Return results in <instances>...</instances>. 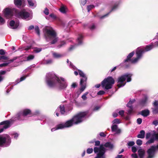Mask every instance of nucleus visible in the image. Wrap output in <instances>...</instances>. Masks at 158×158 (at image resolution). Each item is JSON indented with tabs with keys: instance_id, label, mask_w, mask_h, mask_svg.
I'll return each instance as SVG.
<instances>
[{
	"instance_id": "nucleus-38",
	"label": "nucleus",
	"mask_w": 158,
	"mask_h": 158,
	"mask_svg": "<svg viewBox=\"0 0 158 158\" xmlns=\"http://www.w3.org/2000/svg\"><path fill=\"white\" fill-rule=\"evenodd\" d=\"M69 67L70 68L74 70H75L76 69V67L73 65V64L70 62L69 63Z\"/></svg>"
},
{
	"instance_id": "nucleus-55",
	"label": "nucleus",
	"mask_w": 158,
	"mask_h": 158,
	"mask_svg": "<svg viewBox=\"0 0 158 158\" xmlns=\"http://www.w3.org/2000/svg\"><path fill=\"white\" fill-rule=\"evenodd\" d=\"M153 105L155 106V108H156L158 106V102L156 101L153 103Z\"/></svg>"
},
{
	"instance_id": "nucleus-26",
	"label": "nucleus",
	"mask_w": 158,
	"mask_h": 158,
	"mask_svg": "<svg viewBox=\"0 0 158 158\" xmlns=\"http://www.w3.org/2000/svg\"><path fill=\"white\" fill-rule=\"evenodd\" d=\"M149 114V111L147 110H143L141 112V114L144 117H146Z\"/></svg>"
},
{
	"instance_id": "nucleus-63",
	"label": "nucleus",
	"mask_w": 158,
	"mask_h": 158,
	"mask_svg": "<svg viewBox=\"0 0 158 158\" xmlns=\"http://www.w3.org/2000/svg\"><path fill=\"white\" fill-rule=\"evenodd\" d=\"M81 98H82L83 100H85L87 98L86 96L84 95V94H83L82 95Z\"/></svg>"
},
{
	"instance_id": "nucleus-27",
	"label": "nucleus",
	"mask_w": 158,
	"mask_h": 158,
	"mask_svg": "<svg viewBox=\"0 0 158 158\" xmlns=\"http://www.w3.org/2000/svg\"><path fill=\"white\" fill-rule=\"evenodd\" d=\"M59 109H60V112L61 114H65V108L64 105H61L59 106Z\"/></svg>"
},
{
	"instance_id": "nucleus-48",
	"label": "nucleus",
	"mask_w": 158,
	"mask_h": 158,
	"mask_svg": "<svg viewBox=\"0 0 158 158\" xmlns=\"http://www.w3.org/2000/svg\"><path fill=\"white\" fill-rule=\"evenodd\" d=\"M153 112L154 114L158 113V106L154 109L153 110Z\"/></svg>"
},
{
	"instance_id": "nucleus-41",
	"label": "nucleus",
	"mask_w": 158,
	"mask_h": 158,
	"mask_svg": "<svg viewBox=\"0 0 158 158\" xmlns=\"http://www.w3.org/2000/svg\"><path fill=\"white\" fill-rule=\"evenodd\" d=\"M142 140L139 139H137L136 142L137 144L139 146L141 145L142 144Z\"/></svg>"
},
{
	"instance_id": "nucleus-50",
	"label": "nucleus",
	"mask_w": 158,
	"mask_h": 158,
	"mask_svg": "<svg viewBox=\"0 0 158 158\" xmlns=\"http://www.w3.org/2000/svg\"><path fill=\"white\" fill-rule=\"evenodd\" d=\"M44 13L46 15H48L49 13V10L47 8H46L44 11Z\"/></svg>"
},
{
	"instance_id": "nucleus-51",
	"label": "nucleus",
	"mask_w": 158,
	"mask_h": 158,
	"mask_svg": "<svg viewBox=\"0 0 158 158\" xmlns=\"http://www.w3.org/2000/svg\"><path fill=\"white\" fill-rule=\"evenodd\" d=\"M142 122V119L141 118H138L137 120V123L138 124H140Z\"/></svg>"
},
{
	"instance_id": "nucleus-29",
	"label": "nucleus",
	"mask_w": 158,
	"mask_h": 158,
	"mask_svg": "<svg viewBox=\"0 0 158 158\" xmlns=\"http://www.w3.org/2000/svg\"><path fill=\"white\" fill-rule=\"evenodd\" d=\"M15 59L16 58H14L13 59H11L8 62L0 64V67H2L4 66H6L7 65L10 63L13 62Z\"/></svg>"
},
{
	"instance_id": "nucleus-34",
	"label": "nucleus",
	"mask_w": 158,
	"mask_h": 158,
	"mask_svg": "<svg viewBox=\"0 0 158 158\" xmlns=\"http://www.w3.org/2000/svg\"><path fill=\"white\" fill-rule=\"evenodd\" d=\"M87 26L91 30H94L96 28V26L94 23H92L90 25H88Z\"/></svg>"
},
{
	"instance_id": "nucleus-24",
	"label": "nucleus",
	"mask_w": 158,
	"mask_h": 158,
	"mask_svg": "<svg viewBox=\"0 0 158 158\" xmlns=\"http://www.w3.org/2000/svg\"><path fill=\"white\" fill-rule=\"evenodd\" d=\"M29 76V74H28L27 75H26V76H23V77H22L20 79H17L16 81H15V83L16 84H15V85H16L17 84H18V83H19V82H21V81H23L26 78Z\"/></svg>"
},
{
	"instance_id": "nucleus-9",
	"label": "nucleus",
	"mask_w": 158,
	"mask_h": 158,
	"mask_svg": "<svg viewBox=\"0 0 158 158\" xmlns=\"http://www.w3.org/2000/svg\"><path fill=\"white\" fill-rule=\"evenodd\" d=\"M31 110L28 108L23 109L19 111L16 116L15 118L19 120H26L28 116L31 115Z\"/></svg>"
},
{
	"instance_id": "nucleus-60",
	"label": "nucleus",
	"mask_w": 158,
	"mask_h": 158,
	"mask_svg": "<svg viewBox=\"0 0 158 158\" xmlns=\"http://www.w3.org/2000/svg\"><path fill=\"white\" fill-rule=\"evenodd\" d=\"M34 28V26L33 25H31L29 27H28V30H31L33 29Z\"/></svg>"
},
{
	"instance_id": "nucleus-11",
	"label": "nucleus",
	"mask_w": 158,
	"mask_h": 158,
	"mask_svg": "<svg viewBox=\"0 0 158 158\" xmlns=\"http://www.w3.org/2000/svg\"><path fill=\"white\" fill-rule=\"evenodd\" d=\"M11 142V138L8 135H0V147H8L10 145Z\"/></svg>"
},
{
	"instance_id": "nucleus-28",
	"label": "nucleus",
	"mask_w": 158,
	"mask_h": 158,
	"mask_svg": "<svg viewBox=\"0 0 158 158\" xmlns=\"http://www.w3.org/2000/svg\"><path fill=\"white\" fill-rule=\"evenodd\" d=\"M53 63V60L51 59H49L47 60H44L42 63L44 64H50Z\"/></svg>"
},
{
	"instance_id": "nucleus-40",
	"label": "nucleus",
	"mask_w": 158,
	"mask_h": 158,
	"mask_svg": "<svg viewBox=\"0 0 158 158\" xmlns=\"http://www.w3.org/2000/svg\"><path fill=\"white\" fill-rule=\"evenodd\" d=\"M60 11L63 13H66L65 8L64 7H61L60 9Z\"/></svg>"
},
{
	"instance_id": "nucleus-64",
	"label": "nucleus",
	"mask_w": 158,
	"mask_h": 158,
	"mask_svg": "<svg viewBox=\"0 0 158 158\" xmlns=\"http://www.w3.org/2000/svg\"><path fill=\"white\" fill-rule=\"evenodd\" d=\"M6 72V71H2L0 72V74L1 76H2V75L5 74Z\"/></svg>"
},
{
	"instance_id": "nucleus-46",
	"label": "nucleus",
	"mask_w": 158,
	"mask_h": 158,
	"mask_svg": "<svg viewBox=\"0 0 158 158\" xmlns=\"http://www.w3.org/2000/svg\"><path fill=\"white\" fill-rule=\"evenodd\" d=\"M5 21L0 16V24H3Z\"/></svg>"
},
{
	"instance_id": "nucleus-7",
	"label": "nucleus",
	"mask_w": 158,
	"mask_h": 158,
	"mask_svg": "<svg viewBox=\"0 0 158 158\" xmlns=\"http://www.w3.org/2000/svg\"><path fill=\"white\" fill-rule=\"evenodd\" d=\"M146 50V48L145 47H140L138 48L137 49L136 51V57L133 58L131 59V58L135 54L134 51H133L128 55L126 59L131 61V63H136L142 58L143 54L145 52L148 51Z\"/></svg>"
},
{
	"instance_id": "nucleus-31",
	"label": "nucleus",
	"mask_w": 158,
	"mask_h": 158,
	"mask_svg": "<svg viewBox=\"0 0 158 158\" xmlns=\"http://www.w3.org/2000/svg\"><path fill=\"white\" fill-rule=\"evenodd\" d=\"M50 18L53 20H55L57 17L56 15L53 13H51L50 14L49 16L46 17V19H49Z\"/></svg>"
},
{
	"instance_id": "nucleus-52",
	"label": "nucleus",
	"mask_w": 158,
	"mask_h": 158,
	"mask_svg": "<svg viewBox=\"0 0 158 158\" xmlns=\"http://www.w3.org/2000/svg\"><path fill=\"white\" fill-rule=\"evenodd\" d=\"M87 2V0H81V4L83 6L85 5Z\"/></svg>"
},
{
	"instance_id": "nucleus-42",
	"label": "nucleus",
	"mask_w": 158,
	"mask_h": 158,
	"mask_svg": "<svg viewBox=\"0 0 158 158\" xmlns=\"http://www.w3.org/2000/svg\"><path fill=\"white\" fill-rule=\"evenodd\" d=\"M135 142L134 141H129L127 143V145L129 146H132L134 145Z\"/></svg>"
},
{
	"instance_id": "nucleus-61",
	"label": "nucleus",
	"mask_w": 158,
	"mask_h": 158,
	"mask_svg": "<svg viewBox=\"0 0 158 158\" xmlns=\"http://www.w3.org/2000/svg\"><path fill=\"white\" fill-rule=\"evenodd\" d=\"M99 135H100V136H101V137H105L106 136V135H105L104 134V133L103 132H100L99 133Z\"/></svg>"
},
{
	"instance_id": "nucleus-58",
	"label": "nucleus",
	"mask_w": 158,
	"mask_h": 158,
	"mask_svg": "<svg viewBox=\"0 0 158 158\" xmlns=\"http://www.w3.org/2000/svg\"><path fill=\"white\" fill-rule=\"evenodd\" d=\"M7 57L6 56H0V60L3 59L6 60L7 59Z\"/></svg>"
},
{
	"instance_id": "nucleus-56",
	"label": "nucleus",
	"mask_w": 158,
	"mask_h": 158,
	"mask_svg": "<svg viewBox=\"0 0 158 158\" xmlns=\"http://www.w3.org/2000/svg\"><path fill=\"white\" fill-rule=\"evenodd\" d=\"M152 124L155 126H157L158 125V120H154L152 122Z\"/></svg>"
},
{
	"instance_id": "nucleus-47",
	"label": "nucleus",
	"mask_w": 158,
	"mask_h": 158,
	"mask_svg": "<svg viewBox=\"0 0 158 158\" xmlns=\"http://www.w3.org/2000/svg\"><path fill=\"white\" fill-rule=\"evenodd\" d=\"M105 93V92L103 90H100L98 92L97 94L98 95H102L104 94Z\"/></svg>"
},
{
	"instance_id": "nucleus-14",
	"label": "nucleus",
	"mask_w": 158,
	"mask_h": 158,
	"mask_svg": "<svg viewBox=\"0 0 158 158\" xmlns=\"http://www.w3.org/2000/svg\"><path fill=\"white\" fill-rule=\"evenodd\" d=\"M11 121L6 120L0 123V125H3V127L0 129V133L2 132L5 129L10 127Z\"/></svg>"
},
{
	"instance_id": "nucleus-57",
	"label": "nucleus",
	"mask_w": 158,
	"mask_h": 158,
	"mask_svg": "<svg viewBox=\"0 0 158 158\" xmlns=\"http://www.w3.org/2000/svg\"><path fill=\"white\" fill-rule=\"evenodd\" d=\"M124 111L123 110H121L118 111L119 114L121 116H123L124 114Z\"/></svg>"
},
{
	"instance_id": "nucleus-49",
	"label": "nucleus",
	"mask_w": 158,
	"mask_h": 158,
	"mask_svg": "<svg viewBox=\"0 0 158 158\" xmlns=\"http://www.w3.org/2000/svg\"><path fill=\"white\" fill-rule=\"evenodd\" d=\"M31 46H27L23 48V50H24L26 51H27L28 50L30 49L31 48Z\"/></svg>"
},
{
	"instance_id": "nucleus-43",
	"label": "nucleus",
	"mask_w": 158,
	"mask_h": 158,
	"mask_svg": "<svg viewBox=\"0 0 158 158\" xmlns=\"http://www.w3.org/2000/svg\"><path fill=\"white\" fill-rule=\"evenodd\" d=\"M93 151V149L92 148H89L86 151V152L88 154L91 153Z\"/></svg>"
},
{
	"instance_id": "nucleus-10",
	"label": "nucleus",
	"mask_w": 158,
	"mask_h": 158,
	"mask_svg": "<svg viewBox=\"0 0 158 158\" xmlns=\"http://www.w3.org/2000/svg\"><path fill=\"white\" fill-rule=\"evenodd\" d=\"M132 74L131 73H126L121 76L118 78L117 86L120 88L124 86L126 84L125 80H127V82H129L131 81V77Z\"/></svg>"
},
{
	"instance_id": "nucleus-8",
	"label": "nucleus",
	"mask_w": 158,
	"mask_h": 158,
	"mask_svg": "<svg viewBox=\"0 0 158 158\" xmlns=\"http://www.w3.org/2000/svg\"><path fill=\"white\" fill-rule=\"evenodd\" d=\"M104 146L109 149H112L113 147V145L110 142H106L104 145L101 144L99 147H94V152L95 153H97L95 158H105V148Z\"/></svg>"
},
{
	"instance_id": "nucleus-12",
	"label": "nucleus",
	"mask_w": 158,
	"mask_h": 158,
	"mask_svg": "<svg viewBox=\"0 0 158 158\" xmlns=\"http://www.w3.org/2000/svg\"><path fill=\"white\" fill-rule=\"evenodd\" d=\"M114 83V80L111 77H109L105 79L101 82V85L103 88L106 89H108L112 88V85Z\"/></svg>"
},
{
	"instance_id": "nucleus-33",
	"label": "nucleus",
	"mask_w": 158,
	"mask_h": 158,
	"mask_svg": "<svg viewBox=\"0 0 158 158\" xmlns=\"http://www.w3.org/2000/svg\"><path fill=\"white\" fill-rule=\"evenodd\" d=\"M95 7V6L93 5H90L87 6V9L88 11L89 12L91 10L94 8Z\"/></svg>"
},
{
	"instance_id": "nucleus-44",
	"label": "nucleus",
	"mask_w": 158,
	"mask_h": 158,
	"mask_svg": "<svg viewBox=\"0 0 158 158\" xmlns=\"http://www.w3.org/2000/svg\"><path fill=\"white\" fill-rule=\"evenodd\" d=\"M66 43L64 41H62L60 44L59 46H58V48H60L64 46V44H65Z\"/></svg>"
},
{
	"instance_id": "nucleus-37",
	"label": "nucleus",
	"mask_w": 158,
	"mask_h": 158,
	"mask_svg": "<svg viewBox=\"0 0 158 158\" xmlns=\"http://www.w3.org/2000/svg\"><path fill=\"white\" fill-rule=\"evenodd\" d=\"M113 124H119L120 123V121L119 119L116 118L114 119L113 121L112 122Z\"/></svg>"
},
{
	"instance_id": "nucleus-22",
	"label": "nucleus",
	"mask_w": 158,
	"mask_h": 158,
	"mask_svg": "<svg viewBox=\"0 0 158 158\" xmlns=\"http://www.w3.org/2000/svg\"><path fill=\"white\" fill-rule=\"evenodd\" d=\"M52 55L53 58L56 59H59L64 56L63 54L54 52H52Z\"/></svg>"
},
{
	"instance_id": "nucleus-53",
	"label": "nucleus",
	"mask_w": 158,
	"mask_h": 158,
	"mask_svg": "<svg viewBox=\"0 0 158 158\" xmlns=\"http://www.w3.org/2000/svg\"><path fill=\"white\" fill-rule=\"evenodd\" d=\"M76 45L75 44V45H71V46L69 48L68 50L69 51H71L73 50L75 46Z\"/></svg>"
},
{
	"instance_id": "nucleus-30",
	"label": "nucleus",
	"mask_w": 158,
	"mask_h": 158,
	"mask_svg": "<svg viewBox=\"0 0 158 158\" xmlns=\"http://www.w3.org/2000/svg\"><path fill=\"white\" fill-rule=\"evenodd\" d=\"M60 129H62L60 123L56 125L55 127L52 128L51 129V131L53 132L56 130Z\"/></svg>"
},
{
	"instance_id": "nucleus-1",
	"label": "nucleus",
	"mask_w": 158,
	"mask_h": 158,
	"mask_svg": "<svg viewBox=\"0 0 158 158\" xmlns=\"http://www.w3.org/2000/svg\"><path fill=\"white\" fill-rule=\"evenodd\" d=\"M158 131V128H157ZM150 139L146 143V145L153 143L156 139L158 140V133H156L155 131H152L146 134V139ZM158 150V144L156 146H152L147 151L148 157L147 158H153L155 156L156 152ZM139 157L136 154L131 155L132 158H143L145 154V151L142 149H139L138 152Z\"/></svg>"
},
{
	"instance_id": "nucleus-35",
	"label": "nucleus",
	"mask_w": 158,
	"mask_h": 158,
	"mask_svg": "<svg viewBox=\"0 0 158 158\" xmlns=\"http://www.w3.org/2000/svg\"><path fill=\"white\" fill-rule=\"evenodd\" d=\"M35 30L36 31L37 34L39 35H40V30L39 27L36 26H35Z\"/></svg>"
},
{
	"instance_id": "nucleus-62",
	"label": "nucleus",
	"mask_w": 158,
	"mask_h": 158,
	"mask_svg": "<svg viewBox=\"0 0 158 158\" xmlns=\"http://www.w3.org/2000/svg\"><path fill=\"white\" fill-rule=\"evenodd\" d=\"M5 54V52L4 50L1 49L0 50V54L4 55Z\"/></svg>"
},
{
	"instance_id": "nucleus-17",
	"label": "nucleus",
	"mask_w": 158,
	"mask_h": 158,
	"mask_svg": "<svg viewBox=\"0 0 158 158\" xmlns=\"http://www.w3.org/2000/svg\"><path fill=\"white\" fill-rule=\"evenodd\" d=\"M19 25V22H15L13 20L10 21L8 25L9 27L10 28L15 29L17 28Z\"/></svg>"
},
{
	"instance_id": "nucleus-23",
	"label": "nucleus",
	"mask_w": 158,
	"mask_h": 158,
	"mask_svg": "<svg viewBox=\"0 0 158 158\" xmlns=\"http://www.w3.org/2000/svg\"><path fill=\"white\" fill-rule=\"evenodd\" d=\"M27 2L29 5L32 8H34L36 6V4L34 0H27Z\"/></svg>"
},
{
	"instance_id": "nucleus-5",
	"label": "nucleus",
	"mask_w": 158,
	"mask_h": 158,
	"mask_svg": "<svg viewBox=\"0 0 158 158\" xmlns=\"http://www.w3.org/2000/svg\"><path fill=\"white\" fill-rule=\"evenodd\" d=\"M44 37L46 40L50 42V44H55L58 40L55 31L50 26H46L43 29Z\"/></svg>"
},
{
	"instance_id": "nucleus-18",
	"label": "nucleus",
	"mask_w": 158,
	"mask_h": 158,
	"mask_svg": "<svg viewBox=\"0 0 158 158\" xmlns=\"http://www.w3.org/2000/svg\"><path fill=\"white\" fill-rule=\"evenodd\" d=\"M14 3L18 8H21L24 6V0H14Z\"/></svg>"
},
{
	"instance_id": "nucleus-3",
	"label": "nucleus",
	"mask_w": 158,
	"mask_h": 158,
	"mask_svg": "<svg viewBox=\"0 0 158 158\" xmlns=\"http://www.w3.org/2000/svg\"><path fill=\"white\" fill-rule=\"evenodd\" d=\"M3 13L4 16L7 19L12 16L14 13H15V16L18 18L26 20H29L32 18V15L24 9L19 11L15 9H12L7 8L4 10Z\"/></svg>"
},
{
	"instance_id": "nucleus-4",
	"label": "nucleus",
	"mask_w": 158,
	"mask_h": 158,
	"mask_svg": "<svg viewBox=\"0 0 158 158\" xmlns=\"http://www.w3.org/2000/svg\"><path fill=\"white\" fill-rule=\"evenodd\" d=\"M88 111L79 113L71 119L66 122L60 123L62 129L71 127L74 124H77L82 122L85 118H88Z\"/></svg>"
},
{
	"instance_id": "nucleus-16",
	"label": "nucleus",
	"mask_w": 158,
	"mask_h": 158,
	"mask_svg": "<svg viewBox=\"0 0 158 158\" xmlns=\"http://www.w3.org/2000/svg\"><path fill=\"white\" fill-rule=\"evenodd\" d=\"M135 99H133L132 100H130L127 104V106L130 108V109L127 111V114L129 115H131L133 113V108L132 106V104L135 102Z\"/></svg>"
},
{
	"instance_id": "nucleus-20",
	"label": "nucleus",
	"mask_w": 158,
	"mask_h": 158,
	"mask_svg": "<svg viewBox=\"0 0 158 158\" xmlns=\"http://www.w3.org/2000/svg\"><path fill=\"white\" fill-rule=\"evenodd\" d=\"M147 100L148 97L146 95H145L140 101L139 104L142 106H144L146 104Z\"/></svg>"
},
{
	"instance_id": "nucleus-54",
	"label": "nucleus",
	"mask_w": 158,
	"mask_h": 158,
	"mask_svg": "<svg viewBox=\"0 0 158 158\" xmlns=\"http://www.w3.org/2000/svg\"><path fill=\"white\" fill-rule=\"evenodd\" d=\"M131 150L133 152L135 153L137 151V149L134 146H133L132 147Z\"/></svg>"
},
{
	"instance_id": "nucleus-2",
	"label": "nucleus",
	"mask_w": 158,
	"mask_h": 158,
	"mask_svg": "<svg viewBox=\"0 0 158 158\" xmlns=\"http://www.w3.org/2000/svg\"><path fill=\"white\" fill-rule=\"evenodd\" d=\"M45 81L47 85L50 88L64 90L68 86V83L64 78L58 77L53 73L46 74Z\"/></svg>"
},
{
	"instance_id": "nucleus-6",
	"label": "nucleus",
	"mask_w": 158,
	"mask_h": 158,
	"mask_svg": "<svg viewBox=\"0 0 158 158\" xmlns=\"http://www.w3.org/2000/svg\"><path fill=\"white\" fill-rule=\"evenodd\" d=\"M78 71L79 75L82 77L81 79L80 85L81 87L80 89V90H78L72 95L73 98V99L72 101H71V102L73 103H74L76 105L77 103V102L76 100V99L78 98L81 92L83 91L86 88L87 78L85 75L82 71L80 70H78Z\"/></svg>"
},
{
	"instance_id": "nucleus-36",
	"label": "nucleus",
	"mask_w": 158,
	"mask_h": 158,
	"mask_svg": "<svg viewBox=\"0 0 158 158\" xmlns=\"http://www.w3.org/2000/svg\"><path fill=\"white\" fill-rule=\"evenodd\" d=\"M41 51V49L40 48H35L33 49V52L35 53H38Z\"/></svg>"
},
{
	"instance_id": "nucleus-25",
	"label": "nucleus",
	"mask_w": 158,
	"mask_h": 158,
	"mask_svg": "<svg viewBox=\"0 0 158 158\" xmlns=\"http://www.w3.org/2000/svg\"><path fill=\"white\" fill-rule=\"evenodd\" d=\"M145 132L144 130H141L139 132V134L137 135L138 138L143 139L144 138Z\"/></svg>"
},
{
	"instance_id": "nucleus-59",
	"label": "nucleus",
	"mask_w": 158,
	"mask_h": 158,
	"mask_svg": "<svg viewBox=\"0 0 158 158\" xmlns=\"http://www.w3.org/2000/svg\"><path fill=\"white\" fill-rule=\"evenodd\" d=\"M95 146H98L100 144V141H95Z\"/></svg>"
},
{
	"instance_id": "nucleus-19",
	"label": "nucleus",
	"mask_w": 158,
	"mask_h": 158,
	"mask_svg": "<svg viewBox=\"0 0 158 158\" xmlns=\"http://www.w3.org/2000/svg\"><path fill=\"white\" fill-rule=\"evenodd\" d=\"M130 63H131V61L126 59L124 62L121 63L120 65L123 67L127 68L129 67Z\"/></svg>"
},
{
	"instance_id": "nucleus-32",
	"label": "nucleus",
	"mask_w": 158,
	"mask_h": 158,
	"mask_svg": "<svg viewBox=\"0 0 158 158\" xmlns=\"http://www.w3.org/2000/svg\"><path fill=\"white\" fill-rule=\"evenodd\" d=\"M34 58V56L33 55H29L26 58V61H30L33 60Z\"/></svg>"
},
{
	"instance_id": "nucleus-45",
	"label": "nucleus",
	"mask_w": 158,
	"mask_h": 158,
	"mask_svg": "<svg viewBox=\"0 0 158 158\" xmlns=\"http://www.w3.org/2000/svg\"><path fill=\"white\" fill-rule=\"evenodd\" d=\"M101 106H97L95 107L93 109V111H98V110L100 108Z\"/></svg>"
},
{
	"instance_id": "nucleus-21",
	"label": "nucleus",
	"mask_w": 158,
	"mask_h": 158,
	"mask_svg": "<svg viewBox=\"0 0 158 158\" xmlns=\"http://www.w3.org/2000/svg\"><path fill=\"white\" fill-rule=\"evenodd\" d=\"M83 36L82 35L80 34L79 35L77 40L78 45H80L82 44L83 43Z\"/></svg>"
},
{
	"instance_id": "nucleus-15",
	"label": "nucleus",
	"mask_w": 158,
	"mask_h": 158,
	"mask_svg": "<svg viewBox=\"0 0 158 158\" xmlns=\"http://www.w3.org/2000/svg\"><path fill=\"white\" fill-rule=\"evenodd\" d=\"M111 129L112 132H114L115 135H119L121 133V129L119 128L116 125H112L111 127Z\"/></svg>"
},
{
	"instance_id": "nucleus-13",
	"label": "nucleus",
	"mask_w": 158,
	"mask_h": 158,
	"mask_svg": "<svg viewBox=\"0 0 158 158\" xmlns=\"http://www.w3.org/2000/svg\"><path fill=\"white\" fill-rule=\"evenodd\" d=\"M119 2H116L112 4V8L110 10L108 13L106 15L101 17L100 19H103L104 18L107 17L110 14L112 11H114L116 10L118 8L119 5Z\"/></svg>"
},
{
	"instance_id": "nucleus-39",
	"label": "nucleus",
	"mask_w": 158,
	"mask_h": 158,
	"mask_svg": "<svg viewBox=\"0 0 158 158\" xmlns=\"http://www.w3.org/2000/svg\"><path fill=\"white\" fill-rule=\"evenodd\" d=\"M11 135L13 136L14 139H17L19 136V134L17 133H14L12 134Z\"/></svg>"
}]
</instances>
